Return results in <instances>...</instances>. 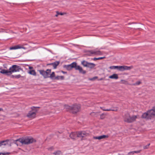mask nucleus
I'll use <instances>...</instances> for the list:
<instances>
[{
	"label": "nucleus",
	"mask_w": 155,
	"mask_h": 155,
	"mask_svg": "<svg viewBox=\"0 0 155 155\" xmlns=\"http://www.w3.org/2000/svg\"><path fill=\"white\" fill-rule=\"evenodd\" d=\"M29 69H31L33 68V67H29Z\"/></svg>",
	"instance_id": "nucleus-42"
},
{
	"label": "nucleus",
	"mask_w": 155,
	"mask_h": 155,
	"mask_svg": "<svg viewBox=\"0 0 155 155\" xmlns=\"http://www.w3.org/2000/svg\"><path fill=\"white\" fill-rule=\"evenodd\" d=\"M130 116L129 114L128 113H126L124 117V121L125 122H127V119H129Z\"/></svg>",
	"instance_id": "nucleus-20"
},
{
	"label": "nucleus",
	"mask_w": 155,
	"mask_h": 155,
	"mask_svg": "<svg viewBox=\"0 0 155 155\" xmlns=\"http://www.w3.org/2000/svg\"><path fill=\"white\" fill-rule=\"evenodd\" d=\"M78 137H81V140L83 139V138H85L90 135V134L87 131H78Z\"/></svg>",
	"instance_id": "nucleus-5"
},
{
	"label": "nucleus",
	"mask_w": 155,
	"mask_h": 155,
	"mask_svg": "<svg viewBox=\"0 0 155 155\" xmlns=\"http://www.w3.org/2000/svg\"><path fill=\"white\" fill-rule=\"evenodd\" d=\"M65 108L68 111H69L73 114H75L79 111L81 108V106L79 104H74L72 106L65 105Z\"/></svg>",
	"instance_id": "nucleus-2"
},
{
	"label": "nucleus",
	"mask_w": 155,
	"mask_h": 155,
	"mask_svg": "<svg viewBox=\"0 0 155 155\" xmlns=\"http://www.w3.org/2000/svg\"><path fill=\"white\" fill-rule=\"evenodd\" d=\"M9 154L8 153H0V155H8Z\"/></svg>",
	"instance_id": "nucleus-34"
},
{
	"label": "nucleus",
	"mask_w": 155,
	"mask_h": 155,
	"mask_svg": "<svg viewBox=\"0 0 155 155\" xmlns=\"http://www.w3.org/2000/svg\"><path fill=\"white\" fill-rule=\"evenodd\" d=\"M61 153V151L60 150H57L55 151L52 153V154L54 155H58Z\"/></svg>",
	"instance_id": "nucleus-26"
},
{
	"label": "nucleus",
	"mask_w": 155,
	"mask_h": 155,
	"mask_svg": "<svg viewBox=\"0 0 155 155\" xmlns=\"http://www.w3.org/2000/svg\"><path fill=\"white\" fill-rule=\"evenodd\" d=\"M15 143L17 145V146H18V144L17 143Z\"/></svg>",
	"instance_id": "nucleus-46"
},
{
	"label": "nucleus",
	"mask_w": 155,
	"mask_h": 155,
	"mask_svg": "<svg viewBox=\"0 0 155 155\" xmlns=\"http://www.w3.org/2000/svg\"><path fill=\"white\" fill-rule=\"evenodd\" d=\"M58 14L61 15H63V13H58Z\"/></svg>",
	"instance_id": "nucleus-40"
},
{
	"label": "nucleus",
	"mask_w": 155,
	"mask_h": 155,
	"mask_svg": "<svg viewBox=\"0 0 155 155\" xmlns=\"http://www.w3.org/2000/svg\"><path fill=\"white\" fill-rule=\"evenodd\" d=\"M61 72L63 73L64 74H65L67 73V72H66L64 71H61Z\"/></svg>",
	"instance_id": "nucleus-39"
},
{
	"label": "nucleus",
	"mask_w": 155,
	"mask_h": 155,
	"mask_svg": "<svg viewBox=\"0 0 155 155\" xmlns=\"http://www.w3.org/2000/svg\"><path fill=\"white\" fill-rule=\"evenodd\" d=\"M100 108L102 109L104 111H117L118 110V107H116L114 109H104V107H100Z\"/></svg>",
	"instance_id": "nucleus-18"
},
{
	"label": "nucleus",
	"mask_w": 155,
	"mask_h": 155,
	"mask_svg": "<svg viewBox=\"0 0 155 155\" xmlns=\"http://www.w3.org/2000/svg\"><path fill=\"white\" fill-rule=\"evenodd\" d=\"M121 81L123 83H125V82H127V81L124 80H122Z\"/></svg>",
	"instance_id": "nucleus-38"
},
{
	"label": "nucleus",
	"mask_w": 155,
	"mask_h": 155,
	"mask_svg": "<svg viewBox=\"0 0 155 155\" xmlns=\"http://www.w3.org/2000/svg\"><path fill=\"white\" fill-rule=\"evenodd\" d=\"M76 66L74 67L75 69L77 70H78L79 72L80 73H82L83 74H84L86 73V71L85 70H84L80 66L78 65L77 64V63L75 62Z\"/></svg>",
	"instance_id": "nucleus-9"
},
{
	"label": "nucleus",
	"mask_w": 155,
	"mask_h": 155,
	"mask_svg": "<svg viewBox=\"0 0 155 155\" xmlns=\"http://www.w3.org/2000/svg\"><path fill=\"white\" fill-rule=\"evenodd\" d=\"M108 137V135H104L97 137H94L93 138L95 139H98L99 140H100L103 139H104L105 138H107Z\"/></svg>",
	"instance_id": "nucleus-16"
},
{
	"label": "nucleus",
	"mask_w": 155,
	"mask_h": 155,
	"mask_svg": "<svg viewBox=\"0 0 155 155\" xmlns=\"http://www.w3.org/2000/svg\"><path fill=\"white\" fill-rule=\"evenodd\" d=\"M141 83V82L140 81H137L134 84V85H140Z\"/></svg>",
	"instance_id": "nucleus-30"
},
{
	"label": "nucleus",
	"mask_w": 155,
	"mask_h": 155,
	"mask_svg": "<svg viewBox=\"0 0 155 155\" xmlns=\"http://www.w3.org/2000/svg\"><path fill=\"white\" fill-rule=\"evenodd\" d=\"M3 110L2 108H0V111Z\"/></svg>",
	"instance_id": "nucleus-43"
},
{
	"label": "nucleus",
	"mask_w": 155,
	"mask_h": 155,
	"mask_svg": "<svg viewBox=\"0 0 155 155\" xmlns=\"http://www.w3.org/2000/svg\"><path fill=\"white\" fill-rule=\"evenodd\" d=\"M59 61H56L53 63L48 64H47V65H51L53 66L54 69H56L57 66L59 64Z\"/></svg>",
	"instance_id": "nucleus-15"
},
{
	"label": "nucleus",
	"mask_w": 155,
	"mask_h": 155,
	"mask_svg": "<svg viewBox=\"0 0 155 155\" xmlns=\"http://www.w3.org/2000/svg\"><path fill=\"white\" fill-rule=\"evenodd\" d=\"M89 62L85 61H81V63L84 67H87Z\"/></svg>",
	"instance_id": "nucleus-24"
},
{
	"label": "nucleus",
	"mask_w": 155,
	"mask_h": 155,
	"mask_svg": "<svg viewBox=\"0 0 155 155\" xmlns=\"http://www.w3.org/2000/svg\"><path fill=\"white\" fill-rule=\"evenodd\" d=\"M105 58V57H99V58H94L93 60L94 61H96L97 60L102 59H104V58Z\"/></svg>",
	"instance_id": "nucleus-28"
},
{
	"label": "nucleus",
	"mask_w": 155,
	"mask_h": 155,
	"mask_svg": "<svg viewBox=\"0 0 155 155\" xmlns=\"http://www.w3.org/2000/svg\"><path fill=\"white\" fill-rule=\"evenodd\" d=\"M88 52L91 54H94V55H101L102 53L99 51H97L96 50H90Z\"/></svg>",
	"instance_id": "nucleus-12"
},
{
	"label": "nucleus",
	"mask_w": 155,
	"mask_h": 155,
	"mask_svg": "<svg viewBox=\"0 0 155 155\" xmlns=\"http://www.w3.org/2000/svg\"><path fill=\"white\" fill-rule=\"evenodd\" d=\"M70 137L72 139L75 140H76L77 137H78V131L71 132L69 135Z\"/></svg>",
	"instance_id": "nucleus-11"
},
{
	"label": "nucleus",
	"mask_w": 155,
	"mask_h": 155,
	"mask_svg": "<svg viewBox=\"0 0 155 155\" xmlns=\"http://www.w3.org/2000/svg\"><path fill=\"white\" fill-rule=\"evenodd\" d=\"M15 141L16 142H18L22 144H28L32 143L34 142H35V140L32 138L26 137L17 139Z\"/></svg>",
	"instance_id": "nucleus-3"
},
{
	"label": "nucleus",
	"mask_w": 155,
	"mask_h": 155,
	"mask_svg": "<svg viewBox=\"0 0 155 155\" xmlns=\"http://www.w3.org/2000/svg\"><path fill=\"white\" fill-rule=\"evenodd\" d=\"M155 115V108L153 107L152 109L148 111L147 112L143 113L142 116V117L147 119H150L154 117Z\"/></svg>",
	"instance_id": "nucleus-1"
},
{
	"label": "nucleus",
	"mask_w": 155,
	"mask_h": 155,
	"mask_svg": "<svg viewBox=\"0 0 155 155\" xmlns=\"http://www.w3.org/2000/svg\"><path fill=\"white\" fill-rule=\"evenodd\" d=\"M21 77V75L20 74L17 75H15V78H19Z\"/></svg>",
	"instance_id": "nucleus-35"
},
{
	"label": "nucleus",
	"mask_w": 155,
	"mask_h": 155,
	"mask_svg": "<svg viewBox=\"0 0 155 155\" xmlns=\"http://www.w3.org/2000/svg\"><path fill=\"white\" fill-rule=\"evenodd\" d=\"M28 73L30 74L33 75L34 76H36V73L35 70H30L28 72Z\"/></svg>",
	"instance_id": "nucleus-23"
},
{
	"label": "nucleus",
	"mask_w": 155,
	"mask_h": 155,
	"mask_svg": "<svg viewBox=\"0 0 155 155\" xmlns=\"http://www.w3.org/2000/svg\"><path fill=\"white\" fill-rule=\"evenodd\" d=\"M0 72L1 73L5 74L7 75H11V72L9 71L6 70L5 69H2Z\"/></svg>",
	"instance_id": "nucleus-17"
},
{
	"label": "nucleus",
	"mask_w": 155,
	"mask_h": 155,
	"mask_svg": "<svg viewBox=\"0 0 155 155\" xmlns=\"http://www.w3.org/2000/svg\"><path fill=\"white\" fill-rule=\"evenodd\" d=\"M9 71L11 72V75L13 72L19 71L20 70H21L20 66L16 65H13L9 68Z\"/></svg>",
	"instance_id": "nucleus-6"
},
{
	"label": "nucleus",
	"mask_w": 155,
	"mask_h": 155,
	"mask_svg": "<svg viewBox=\"0 0 155 155\" xmlns=\"http://www.w3.org/2000/svg\"><path fill=\"white\" fill-rule=\"evenodd\" d=\"M75 66V62H74L70 64L64 65V68H66L67 70L69 71L71 70L72 68H74Z\"/></svg>",
	"instance_id": "nucleus-8"
},
{
	"label": "nucleus",
	"mask_w": 155,
	"mask_h": 155,
	"mask_svg": "<svg viewBox=\"0 0 155 155\" xmlns=\"http://www.w3.org/2000/svg\"><path fill=\"white\" fill-rule=\"evenodd\" d=\"M40 74L42 75L45 78H49V76L51 72V69H48L46 71L44 70H38Z\"/></svg>",
	"instance_id": "nucleus-4"
},
{
	"label": "nucleus",
	"mask_w": 155,
	"mask_h": 155,
	"mask_svg": "<svg viewBox=\"0 0 155 155\" xmlns=\"http://www.w3.org/2000/svg\"><path fill=\"white\" fill-rule=\"evenodd\" d=\"M95 66L96 65L95 64L89 62L88 64H87V67L90 68L91 69H93Z\"/></svg>",
	"instance_id": "nucleus-21"
},
{
	"label": "nucleus",
	"mask_w": 155,
	"mask_h": 155,
	"mask_svg": "<svg viewBox=\"0 0 155 155\" xmlns=\"http://www.w3.org/2000/svg\"><path fill=\"white\" fill-rule=\"evenodd\" d=\"M36 113L35 112L30 111L27 115V116L29 118L33 119L35 118L36 115Z\"/></svg>",
	"instance_id": "nucleus-10"
},
{
	"label": "nucleus",
	"mask_w": 155,
	"mask_h": 155,
	"mask_svg": "<svg viewBox=\"0 0 155 155\" xmlns=\"http://www.w3.org/2000/svg\"><path fill=\"white\" fill-rule=\"evenodd\" d=\"M118 66H111L109 67V68L111 69H117Z\"/></svg>",
	"instance_id": "nucleus-31"
},
{
	"label": "nucleus",
	"mask_w": 155,
	"mask_h": 155,
	"mask_svg": "<svg viewBox=\"0 0 155 155\" xmlns=\"http://www.w3.org/2000/svg\"><path fill=\"white\" fill-rule=\"evenodd\" d=\"M133 68L132 66H118L117 69L120 71H123L125 70H130Z\"/></svg>",
	"instance_id": "nucleus-7"
},
{
	"label": "nucleus",
	"mask_w": 155,
	"mask_h": 155,
	"mask_svg": "<svg viewBox=\"0 0 155 155\" xmlns=\"http://www.w3.org/2000/svg\"><path fill=\"white\" fill-rule=\"evenodd\" d=\"M23 48L25 49V48L23 46H21L20 45H15L14 46L11 47L9 48L10 50H16L19 49Z\"/></svg>",
	"instance_id": "nucleus-13"
},
{
	"label": "nucleus",
	"mask_w": 155,
	"mask_h": 155,
	"mask_svg": "<svg viewBox=\"0 0 155 155\" xmlns=\"http://www.w3.org/2000/svg\"><path fill=\"white\" fill-rule=\"evenodd\" d=\"M150 145V144H148L146 146H143V148L144 149H147L149 147V145Z\"/></svg>",
	"instance_id": "nucleus-33"
},
{
	"label": "nucleus",
	"mask_w": 155,
	"mask_h": 155,
	"mask_svg": "<svg viewBox=\"0 0 155 155\" xmlns=\"http://www.w3.org/2000/svg\"><path fill=\"white\" fill-rule=\"evenodd\" d=\"M109 78L110 79H117L118 78V76L117 74H113L109 76Z\"/></svg>",
	"instance_id": "nucleus-19"
},
{
	"label": "nucleus",
	"mask_w": 155,
	"mask_h": 155,
	"mask_svg": "<svg viewBox=\"0 0 155 155\" xmlns=\"http://www.w3.org/2000/svg\"><path fill=\"white\" fill-rule=\"evenodd\" d=\"M137 118V116H133L132 117H130L129 119H127V122L128 123H131L135 121Z\"/></svg>",
	"instance_id": "nucleus-14"
},
{
	"label": "nucleus",
	"mask_w": 155,
	"mask_h": 155,
	"mask_svg": "<svg viewBox=\"0 0 155 155\" xmlns=\"http://www.w3.org/2000/svg\"><path fill=\"white\" fill-rule=\"evenodd\" d=\"M134 151H132L131 152H130L128 153V154L130 155V154H134Z\"/></svg>",
	"instance_id": "nucleus-36"
},
{
	"label": "nucleus",
	"mask_w": 155,
	"mask_h": 155,
	"mask_svg": "<svg viewBox=\"0 0 155 155\" xmlns=\"http://www.w3.org/2000/svg\"><path fill=\"white\" fill-rule=\"evenodd\" d=\"M106 115L104 114H102L100 115V118L101 119H103L105 117Z\"/></svg>",
	"instance_id": "nucleus-29"
},
{
	"label": "nucleus",
	"mask_w": 155,
	"mask_h": 155,
	"mask_svg": "<svg viewBox=\"0 0 155 155\" xmlns=\"http://www.w3.org/2000/svg\"><path fill=\"white\" fill-rule=\"evenodd\" d=\"M94 112H93L91 113V114H94Z\"/></svg>",
	"instance_id": "nucleus-45"
},
{
	"label": "nucleus",
	"mask_w": 155,
	"mask_h": 155,
	"mask_svg": "<svg viewBox=\"0 0 155 155\" xmlns=\"http://www.w3.org/2000/svg\"><path fill=\"white\" fill-rule=\"evenodd\" d=\"M50 149H51V150H52V149H53V148L51 147L48 149V150H50Z\"/></svg>",
	"instance_id": "nucleus-41"
},
{
	"label": "nucleus",
	"mask_w": 155,
	"mask_h": 155,
	"mask_svg": "<svg viewBox=\"0 0 155 155\" xmlns=\"http://www.w3.org/2000/svg\"><path fill=\"white\" fill-rule=\"evenodd\" d=\"M40 107H31V110L33 111V112H35V113H36L37 112V110L35 109V108H40Z\"/></svg>",
	"instance_id": "nucleus-27"
},
{
	"label": "nucleus",
	"mask_w": 155,
	"mask_h": 155,
	"mask_svg": "<svg viewBox=\"0 0 155 155\" xmlns=\"http://www.w3.org/2000/svg\"><path fill=\"white\" fill-rule=\"evenodd\" d=\"M64 79V76H57L55 77L54 78V79L57 80H63Z\"/></svg>",
	"instance_id": "nucleus-22"
},
{
	"label": "nucleus",
	"mask_w": 155,
	"mask_h": 155,
	"mask_svg": "<svg viewBox=\"0 0 155 155\" xmlns=\"http://www.w3.org/2000/svg\"><path fill=\"white\" fill-rule=\"evenodd\" d=\"M58 15H59V14H58V12H57V14H56V15H55V16H57Z\"/></svg>",
	"instance_id": "nucleus-44"
},
{
	"label": "nucleus",
	"mask_w": 155,
	"mask_h": 155,
	"mask_svg": "<svg viewBox=\"0 0 155 155\" xmlns=\"http://www.w3.org/2000/svg\"><path fill=\"white\" fill-rule=\"evenodd\" d=\"M141 150H138V151H134V153H139L140 151Z\"/></svg>",
	"instance_id": "nucleus-37"
},
{
	"label": "nucleus",
	"mask_w": 155,
	"mask_h": 155,
	"mask_svg": "<svg viewBox=\"0 0 155 155\" xmlns=\"http://www.w3.org/2000/svg\"><path fill=\"white\" fill-rule=\"evenodd\" d=\"M7 141H3L0 142V146L2 145H5L6 144L5 143Z\"/></svg>",
	"instance_id": "nucleus-32"
},
{
	"label": "nucleus",
	"mask_w": 155,
	"mask_h": 155,
	"mask_svg": "<svg viewBox=\"0 0 155 155\" xmlns=\"http://www.w3.org/2000/svg\"><path fill=\"white\" fill-rule=\"evenodd\" d=\"M55 77V73L54 72H53L51 74H50L49 76V78H50L51 79H54Z\"/></svg>",
	"instance_id": "nucleus-25"
}]
</instances>
